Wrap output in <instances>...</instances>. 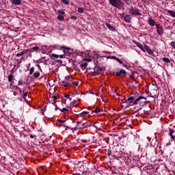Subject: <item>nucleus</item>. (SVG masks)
I'll use <instances>...</instances> for the list:
<instances>
[{"mask_svg": "<svg viewBox=\"0 0 175 175\" xmlns=\"http://www.w3.org/2000/svg\"><path fill=\"white\" fill-rule=\"evenodd\" d=\"M109 3L114 8H117V9H124L125 8V3L122 2L121 0H109Z\"/></svg>", "mask_w": 175, "mask_h": 175, "instance_id": "1", "label": "nucleus"}, {"mask_svg": "<svg viewBox=\"0 0 175 175\" xmlns=\"http://www.w3.org/2000/svg\"><path fill=\"white\" fill-rule=\"evenodd\" d=\"M146 102H147V98L146 97L139 96L135 98L133 102V105H141V106H146Z\"/></svg>", "mask_w": 175, "mask_h": 175, "instance_id": "2", "label": "nucleus"}, {"mask_svg": "<svg viewBox=\"0 0 175 175\" xmlns=\"http://www.w3.org/2000/svg\"><path fill=\"white\" fill-rule=\"evenodd\" d=\"M140 12V10L135 7H131L129 8V14H131V16H142Z\"/></svg>", "mask_w": 175, "mask_h": 175, "instance_id": "3", "label": "nucleus"}, {"mask_svg": "<svg viewBox=\"0 0 175 175\" xmlns=\"http://www.w3.org/2000/svg\"><path fill=\"white\" fill-rule=\"evenodd\" d=\"M60 50H63L64 55H59V58H65V54H68L69 53V50H70V48L66 46H62L60 47Z\"/></svg>", "mask_w": 175, "mask_h": 175, "instance_id": "4", "label": "nucleus"}, {"mask_svg": "<svg viewBox=\"0 0 175 175\" xmlns=\"http://www.w3.org/2000/svg\"><path fill=\"white\" fill-rule=\"evenodd\" d=\"M155 27L157 28L158 35H159V36H162V35H163V27H162L159 24H156Z\"/></svg>", "mask_w": 175, "mask_h": 175, "instance_id": "5", "label": "nucleus"}, {"mask_svg": "<svg viewBox=\"0 0 175 175\" xmlns=\"http://www.w3.org/2000/svg\"><path fill=\"white\" fill-rule=\"evenodd\" d=\"M133 43H135V44H136V46H137L139 49H141V50L142 51L146 53V47L143 46V45L140 42H139L135 40H133Z\"/></svg>", "mask_w": 175, "mask_h": 175, "instance_id": "6", "label": "nucleus"}, {"mask_svg": "<svg viewBox=\"0 0 175 175\" xmlns=\"http://www.w3.org/2000/svg\"><path fill=\"white\" fill-rule=\"evenodd\" d=\"M126 75V71L124 69H121L120 71L116 72V76L119 77H122Z\"/></svg>", "mask_w": 175, "mask_h": 175, "instance_id": "7", "label": "nucleus"}, {"mask_svg": "<svg viewBox=\"0 0 175 175\" xmlns=\"http://www.w3.org/2000/svg\"><path fill=\"white\" fill-rule=\"evenodd\" d=\"M144 113L145 114H150L151 113V107L150 105H145L144 107Z\"/></svg>", "mask_w": 175, "mask_h": 175, "instance_id": "8", "label": "nucleus"}, {"mask_svg": "<svg viewBox=\"0 0 175 175\" xmlns=\"http://www.w3.org/2000/svg\"><path fill=\"white\" fill-rule=\"evenodd\" d=\"M133 105H135V107H134V110H135V113H138L139 111H140V110L143 109V107H144L140 104H133Z\"/></svg>", "mask_w": 175, "mask_h": 175, "instance_id": "9", "label": "nucleus"}, {"mask_svg": "<svg viewBox=\"0 0 175 175\" xmlns=\"http://www.w3.org/2000/svg\"><path fill=\"white\" fill-rule=\"evenodd\" d=\"M135 100H136V97L135 96H132L129 97L126 102H127V103H133Z\"/></svg>", "mask_w": 175, "mask_h": 175, "instance_id": "10", "label": "nucleus"}, {"mask_svg": "<svg viewBox=\"0 0 175 175\" xmlns=\"http://www.w3.org/2000/svg\"><path fill=\"white\" fill-rule=\"evenodd\" d=\"M145 51H147L150 55H154V52L151 49H150V46L148 45H145Z\"/></svg>", "mask_w": 175, "mask_h": 175, "instance_id": "11", "label": "nucleus"}, {"mask_svg": "<svg viewBox=\"0 0 175 175\" xmlns=\"http://www.w3.org/2000/svg\"><path fill=\"white\" fill-rule=\"evenodd\" d=\"M60 84L63 87H69V86L72 85V83L70 82H66V81H65V80L62 81V83H60Z\"/></svg>", "mask_w": 175, "mask_h": 175, "instance_id": "12", "label": "nucleus"}, {"mask_svg": "<svg viewBox=\"0 0 175 175\" xmlns=\"http://www.w3.org/2000/svg\"><path fill=\"white\" fill-rule=\"evenodd\" d=\"M148 23L149 25H151V27H154V25H155L156 24L155 21H154V19H152V18H148Z\"/></svg>", "mask_w": 175, "mask_h": 175, "instance_id": "13", "label": "nucleus"}, {"mask_svg": "<svg viewBox=\"0 0 175 175\" xmlns=\"http://www.w3.org/2000/svg\"><path fill=\"white\" fill-rule=\"evenodd\" d=\"M91 126V124L90 123H82V125L80 128H82V129H85L86 128H90Z\"/></svg>", "mask_w": 175, "mask_h": 175, "instance_id": "14", "label": "nucleus"}, {"mask_svg": "<svg viewBox=\"0 0 175 175\" xmlns=\"http://www.w3.org/2000/svg\"><path fill=\"white\" fill-rule=\"evenodd\" d=\"M123 17L126 23H131V20H132V17H131V15H126L125 16H123Z\"/></svg>", "mask_w": 175, "mask_h": 175, "instance_id": "15", "label": "nucleus"}, {"mask_svg": "<svg viewBox=\"0 0 175 175\" xmlns=\"http://www.w3.org/2000/svg\"><path fill=\"white\" fill-rule=\"evenodd\" d=\"M174 133H175L174 130H170L169 135H170L172 140H174V139H175V136L173 135V134H174Z\"/></svg>", "mask_w": 175, "mask_h": 175, "instance_id": "16", "label": "nucleus"}, {"mask_svg": "<svg viewBox=\"0 0 175 175\" xmlns=\"http://www.w3.org/2000/svg\"><path fill=\"white\" fill-rule=\"evenodd\" d=\"M14 79V77L12 75H10L8 76V81H10L11 84H13V83H14V81H13Z\"/></svg>", "mask_w": 175, "mask_h": 175, "instance_id": "17", "label": "nucleus"}, {"mask_svg": "<svg viewBox=\"0 0 175 175\" xmlns=\"http://www.w3.org/2000/svg\"><path fill=\"white\" fill-rule=\"evenodd\" d=\"M78 95H80V93H78L77 91H74V92L71 93L70 96L75 98V96H77Z\"/></svg>", "mask_w": 175, "mask_h": 175, "instance_id": "18", "label": "nucleus"}, {"mask_svg": "<svg viewBox=\"0 0 175 175\" xmlns=\"http://www.w3.org/2000/svg\"><path fill=\"white\" fill-rule=\"evenodd\" d=\"M105 25L109 29H110V31H114V27L111 26V25L106 23Z\"/></svg>", "mask_w": 175, "mask_h": 175, "instance_id": "19", "label": "nucleus"}, {"mask_svg": "<svg viewBox=\"0 0 175 175\" xmlns=\"http://www.w3.org/2000/svg\"><path fill=\"white\" fill-rule=\"evenodd\" d=\"M39 76H40V72L39 71H36L33 74V77L35 79H38V77H39Z\"/></svg>", "mask_w": 175, "mask_h": 175, "instance_id": "20", "label": "nucleus"}, {"mask_svg": "<svg viewBox=\"0 0 175 175\" xmlns=\"http://www.w3.org/2000/svg\"><path fill=\"white\" fill-rule=\"evenodd\" d=\"M77 100H73V101H72L70 103V106H72V107H75L77 106Z\"/></svg>", "mask_w": 175, "mask_h": 175, "instance_id": "21", "label": "nucleus"}, {"mask_svg": "<svg viewBox=\"0 0 175 175\" xmlns=\"http://www.w3.org/2000/svg\"><path fill=\"white\" fill-rule=\"evenodd\" d=\"M167 13L172 16V17H175V12L173 10H169Z\"/></svg>", "mask_w": 175, "mask_h": 175, "instance_id": "22", "label": "nucleus"}, {"mask_svg": "<svg viewBox=\"0 0 175 175\" xmlns=\"http://www.w3.org/2000/svg\"><path fill=\"white\" fill-rule=\"evenodd\" d=\"M88 113H90V112H88V111H83L82 113H81L79 114V116H80L81 117H85V116H87V114H88Z\"/></svg>", "mask_w": 175, "mask_h": 175, "instance_id": "23", "label": "nucleus"}, {"mask_svg": "<svg viewBox=\"0 0 175 175\" xmlns=\"http://www.w3.org/2000/svg\"><path fill=\"white\" fill-rule=\"evenodd\" d=\"M12 2L14 5H21V0H13Z\"/></svg>", "mask_w": 175, "mask_h": 175, "instance_id": "24", "label": "nucleus"}, {"mask_svg": "<svg viewBox=\"0 0 175 175\" xmlns=\"http://www.w3.org/2000/svg\"><path fill=\"white\" fill-rule=\"evenodd\" d=\"M64 80L66 82L72 83V78H70L69 76L66 77Z\"/></svg>", "mask_w": 175, "mask_h": 175, "instance_id": "25", "label": "nucleus"}, {"mask_svg": "<svg viewBox=\"0 0 175 175\" xmlns=\"http://www.w3.org/2000/svg\"><path fill=\"white\" fill-rule=\"evenodd\" d=\"M163 62H165L166 64H170V59L167 57H163Z\"/></svg>", "mask_w": 175, "mask_h": 175, "instance_id": "26", "label": "nucleus"}, {"mask_svg": "<svg viewBox=\"0 0 175 175\" xmlns=\"http://www.w3.org/2000/svg\"><path fill=\"white\" fill-rule=\"evenodd\" d=\"M92 111V113H100V108L99 107H98L94 109V111Z\"/></svg>", "mask_w": 175, "mask_h": 175, "instance_id": "27", "label": "nucleus"}, {"mask_svg": "<svg viewBox=\"0 0 175 175\" xmlns=\"http://www.w3.org/2000/svg\"><path fill=\"white\" fill-rule=\"evenodd\" d=\"M87 66H88V64L87 63H83L81 65V68H82V69H87Z\"/></svg>", "mask_w": 175, "mask_h": 175, "instance_id": "28", "label": "nucleus"}, {"mask_svg": "<svg viewBox=\"0 0 175 175\" xmlns=\"http://www.w3.org/2000/svg\"><path fill=\"white\" fill-rule=\"evenodd\" d=\"M32 50H34L36 53H38V51H40V48H39V46H33Z\"/></svg>", "mask_w": 175, "mask_h": 175, "instance_id": "29", "label": "nucleus"}, {"mask_svg": "<svg viewBox=\"0 0 175 175\" xmlns=\"http://www.w3.org/2000/svg\"><path fill=\"white\" fill-rule=\"evenodd\" d=\"M57 19L59 21H64V20H65V18H64V16L62 15H59L57 16Z\"/></svg>", "mask_w": 175, "mask_h": 175, "instance_id": "30", "label": "nucleus"}, {"mask_svg": "<svg viewBox=\"0 0 175 175\" xmlns=\"http://www.w3.org/2000/svg\"><path fill=\"white\" fill-rule=\"evenodd\" d=\"M25 54V51H21L20 53L16 54V57H21V55H24Z\"/></svg>", "mask_w": 175, "mask_h": 175, "instance_id": "31", "label": "nucleus"}, {"mask_svg": "<svg viewBox=\"0 0 175 175\" xmlns=\"http://www.w3.org/2000/svg\"><path fill=\"white\" fill-rule=\"evenodd\" d=\"M51 57L54 59L59 58V55H57V54L53 53V54L51 55Z\"/></svg>", "mask_w": 175, "mask_h": 175, "instance_id": "32", "label": "nucleus"}, {"mask_svg": "<svg viewBox=\"0 0 175 175\" xmlns=\"http://www.w3.org/2000/svg\"><path fill=\"white\" fill-rule=\"evenodd\" d=\"M124 2L126 5H131V3H132V0H124Z\"/></svg>", "mask_w": 175, "mask_h": 175, "instance_id": "33", "label": "nucleus"}, {"mask_svg": "<svg viewBox=\"0 0 175 175\" xmlns=\"http://www.w3.org/2000/svg\"><path fill=\"white\" fill-rule=\"evenodd\" d=\"M33 72H35V68L34 67H31L30 68V72H29V75H33Z\"/></svg>", "mask_w": 175, "mask_h": 175, "instance_id": "34", "label": "nucleus"}, {"mask_svg": "<svg viewBox=\"0 0 175 175\" xmlns=\"http://www.w3.org/2000/svg\"><path fill=\"white\" fill-rule=\"evenodd\" d=\"M78 13H84V10L83 9V8H78Z\"/></svg>", "mask_w": 175, "mask_h": 175, "instance_id": "35", "label": "nucleus"}, {"mask_svg": "<svg viewBox=\"0 0 175 175\" xmlns=\"http://www.w3.org/2000/svg\"><path fill=\"white\" fill-rule=\"evenodd\" d=\"M129 78L131 79V80H132V81L136 83V80H135V77L133 75H130Z\"/></svg>", "mask_w": 175, "mask_h": 175, "instance_id": "36", "label": "nucleus"}, {"mask_svg": "<svg viewBox=\"0 0 175 175\" xmlns=\"http://www.w3.org/2000/svg\"><path fill=\"white\" fill-rule=\"evenodd\" d=\"M27 92L23 93V98L25 100H27Z\"/></svg>", "mask_w": 175, "mask_h": 175, "instance_id": "37", "label": "nucleus"}, {"mask_svg": "<svg viewBox=\"0 0 175 175\" xmlns=\"http://www.w3.org/2000/svg\"><path fill=\"white\" fill-rule=\"evenodd\" d=\"M111 154H112L111 150H108L107 155H108V157H110Z\"/></svg>", "mask_w": 175, "mask_h": 175, "instance_id": "38", "label": "nucleus"}, {"mask_svg": "<svg viewBox=\"0 0 175 175\" xmlns=\"http://www.w3.org/2000/svg\"><path fill=\"white\" fill-rule=\"evenodd\" d=\"M62 2L64 5H69V1L68 0H62Z\"/></svg>", "mask_w": 175, "mask_h": 175, "instance_id": "39", "label": "nucleus"}, {"mask_svg": "<svg viewBox=\"0 0 175 175\" xmlns=\"http://www.w3.org/2000/svg\"><path fill=\"white\" fill-rule=\"evenodd\" d=\"M115 59H116V61H117L118 62H119V64H122V61L121 59H118V57H116Z\"/></svg>", "mask_w": 175, "mask_h": 175, "instance_id": "40", "label": "nucleus"}, {"mask_svg": "<svg viewBox=\"0 0 175 175\" xmlns=\"http://www.w3.org/2000/svg\"><path fill=\"white\" fill-rule=\"evenodd\" d=\"M117 57L116 56H111V55H109L108 56V58H109V59H116Z\"/></svg>", "mask_w": 175, "mask_h": 175, "instance_id": "41", "label": "nucleus"}, {"mask_svg": "<svg viewBox=\"0 0 175 175\" xmlns=\"http://www.w3.org/2000/svg\"><path fill=\"white\" fill-rule=\"evenodd\" d=\"M98 70L100 71V72H104L105 68H103V67H100V68L98 69Z\"/></svg>", "mask_w": 175, "mask_h": 175, "instance_id": "42", "label": "nucleus"}, {"mask_svg": "<svg viewBox=\"0 0 175 175\" xmlns=\"http://www.w3.org/2000/svg\"><path fill=\"white\" fill-rule=\"evenodd\" d=\"M24 83L23 82V81L21 80H19L18 82V85H23Z\"/></svg>", "mask_w": 175, "mask_h": 175, "instance_id": "43", "label": "nucleus"}, {"mask_svg": "<svg viewBox=\"0 0 175 175\" xmlns=\"http://www.w3.org/2000/svg\"><path fill=\"white\" fill-rule=\"evenodd\" d=\"M57 122H61L62 124H64V122H65V120L64 119H59V120H57Z\"/></svg>", "mask_w": 175, "mask_h": 175, "instance_id": "44", "label": "nucleus"}, {"mask_svg": "<svg viewBox=\"0 0 175 175\" xmlns=\"http://www.w3.org/2000/svg\"><path fill=\"white\" fill-rule=\"evenodd\" d=\"M71 85L72 84H73L74 85H76V87H77V85H79V83L78 82H71Z\"/></svg>", "mask_w": 175, "mask_h": 175, "instance_id": "45", "label": "nucleus"}, {"mask_svg": "<svg viewBox=\"0 0 175 175\" xmlns=\"http://www.w3.org/2000/svg\"><path fill=\"white\" fill-rule=\"evenodd\" d=\"M171 46H172V47H174V49H175V42L174 41H172L171 42Z\"/></svg>", "mask_w": 175, "mask_h": 175, "instance_id": "46", "label": "nucleus"}, {"mask_svg": "<svg viewBox=\"0 0 175 175\" xmlns=\"http://www.w3.org/2000/svg\"><path fill=\"white\" fill-rule=\"evenodd\" d=\"M59 13L60 14H65V12H64V10H59Z\"/></svg>", "mask_w": 175, "mask_h": 175, "instance_id": "47", "label": "nucleus"}, {"mask_svg": "<svg viewBox=\"0 0 175 175\" xmlns=\"http://www.w3.org/2000/svg\"><path fill=\"white\" fill-rule=\"evenodd\" d=\"M82 123H83V121H78V122H77V126H79V128H80L81 126H79V124H82Z\"/></svg>", "mask_w": 175, "mask_h": 175, "instance_id": "48", "label": "nucleus"}, {"mask_svg": "<svg viewBox=\"0 0 175 175\" xmlns=\"http://www.w3.org/2000/svg\"><path fill=\"white\" fill-rule=\"evenodd\" d=\"M71 20H77V17L75 16H72L70 17Z\"/></svg>", "mask_w": 175, "mask_h": 175, "instance_id": "49", "label": "nucleus"}, {"mask_svg": "<svg viewBox=\"0 0 175 175\" xmlns=\"http://www.w3.org/2000/svg\"><path fill=\"white\" fill-rule=\"evenodd\" d=\"M53 99H54V100H55V99L58 98V96L55 95V96H52Z\"/></svg>", "mask_w": 175, "mask_h": 175, "instance_id": "50", "label": "nucleus"}, {"mask_svg": "<svg viewBox=\"0 0 175 175\" xmlns=\"http://www.w3.org/2000/svg\"><path fill=\"white\" fill-rule=\"evenodd\" d=\"M62 111L63 113H65V112L68 111V109H66V108H63L62 110Z\"/></svg>", "mask_w": 175, "mask_h": 175, "instance_id": "51", "label": "nucleus"}, {"mask_svg": "<svg viewBox=\"0 0 175 175\" xmlns=\"http://www.w3.org/2000/svg\"><path fill=\"white\" fill-rule=\"evenodd\" d=\"M98 75H99V73H98L97 72H93L94 76H98Z\"/></svg>", "mask_w": 175, "mask_h": 175, "instance_id": "52", "label": "nucleus"}, {"mask_svg": "<svg viewBox=\"0 0 175 175\" xmlns=\"http://www.w3.org/2000/svg\"><path fill=\"white\" fill-rule=\"evenodd\" d=\"M154 155H155V152L153 151V152H152V154L150 155L151 158H152V157H154Z\"/></svg>", "mask_w": 175, "mask_h": 175, "instance_id": "53", "label": "nucleus"}, {"mask_svg": "<svg viewBox=\"0 0 175 175\" xmlns=\"http://www.w3.org/2000/svg\"><path fill=\"white\" fill-rule=\"evenodd\" d=\"M62 103H64L65 105H66V100L63 99V100H62Z\"/></svg>", "mask_w": 175, "mask_h": 175, "instance_id": "54", "label": "nucleus"}, {"mask_svg": "<svg viewBox=\"0 0 175 175\" xmlns=\"http://www.w3.org/2000/svg\"><path fill=\"white\" fill-rule=\"evenodd\" d=\"M69 96H70V95H69V94H66V95L64 96V98H69Z\"/></svg>", "mask_w": 175, "mask_h": 175, "instance_id": "55", "label": "nucleus"}, {"mask_svg": "<svg viewBox=\"0 0 175 175\" xmlns=\"http://www.w3.org/2000/svg\"><path fill=\"white\" fill-rule=\"evenodd\" d=\"M118 91V89H115V92H116V95L118 94H117V92Z\"/></svg>", "mask_w": 175, "mask_h": 175, "instance_id": "56", "label": "nucleus"}, {"mask_svg": "<svg viewBox=\"0 0 175 175\" xmlns=\"http://www.w3.org/2000/svg\"><path fill=\"white\" fill-rule=\"evenodd\" d=\"M82 142H83V143H85V142L87 141H85V139H82Z\"/></svg>", "mask_w": 175, "mask_h": 175, "instance_id": "57", "label": "nucleus"}, {"mask_svg": "<svg viewBox=\"0 0 175 175\" xmlns=\"http://www.w3.org/2000/svg\"><path fill=\"white\" fill-rule=\"evenodd\" d=\"M31 139H33V135L30 136Z\"/></svg>", "mask_w": 175, "mask_h": 175, "instance_id": "58", "label": "nucleus"}, {"mask_svg": "<svg viewBox=\"0 0 175 175\" xmlns=\"http://www.w3.org/2000/svg\"><path fill=\"white\" fill-rule=\"evenodd\" d=\"M88 61H89V62H91V59H88Z\"/></svg>", "mask_w": 175, "mask_h": 175, "instance_id": "59", "label": "nucleus"}, {"mask_svg": "<svg viewBox=\"0 0 175 175\" xmlns=\"http://www.w3.org/2000/svg\"><path fill=\"white\" fill-rule=\"evenodd\" d=\"M38 68H39V69H40V66L39 65H38Z\"/></svg>", "mask_w": 175, "mask_h": 175, "instance_id": "60", "label": "nucleus"}, {"mask_svg": "<svg viewBox=\"0 0 175 175\" xmlns=\"http://www.w3.org/2000/svg\"><path fill=\"white\" fill-rule=\"evenodd\" d=\"M65 129H66V131H68V127H66Z\"/></svg>", "mask_w": 175, "mask_h": 175, "instance_id": "61", "label": "nucleus"}, {"mask_svg": "<svg viewBox=\"0 0 175 175\" xmlns=\"http://www.w3.org/2000/svg\"><path fill=\"white\" fill-rule=\"evenodd\" d=\"M122 16H124V13H122Z\"/></svg>", "mask_w": 175, "mask_h": 175, "instance_id": "62", "label": "nucleus"}, {"mask_svg": "<svg viewBox=\"0 0 175 175\" xmlns=\"http://www.w3.org/2000/svg\"><path fill=\"white\" fill-rule=\"evenodd\" d=\"M57 107H55V110H57Z\"/></svg>", "mask_w": 175, "mask_h": 175, "instance_id": "63", "label": "nucleus"}, {"mask_svg": "<svg viewBox=\"0 0 175 175\" xmlns=\"http://www.w3.org/2000/svg\"><path fill=\"white\" fill-rule=\"evenodd\" d=\"M20 92H21V93L22 92L21 90H20Z\"/></svg>", "mask_w": 175, "mask_h": 175, "instance_id": "64", "label": "nucleus"}]
</instances>
